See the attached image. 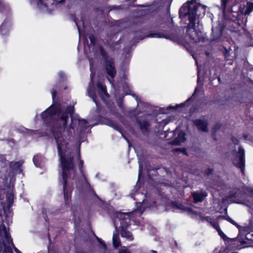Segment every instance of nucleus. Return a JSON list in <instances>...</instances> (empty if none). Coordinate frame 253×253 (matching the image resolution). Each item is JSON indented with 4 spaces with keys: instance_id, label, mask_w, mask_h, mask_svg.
Wrapping results in <instances>:
<instances>
[{
    "instance_id": "f257e3e1",
    "label": "nucleus",
    "mask_w": 253,
    "mask_h": 253,
    "mask_svg": "<svg viewBox=\"0 0 253 253\" xmlns=\"http://www.w3.org/2000/svg\"><path fill=\"white\" fill-rule=\"evenodd\" d=\"M75 108L73 105L67 106L62 111V105L59 102L53 104L41 113L43 123L50 132L57 145L62 169L61 178L59 180L63 185L64 199L65 205L69 207L71 201L73 188L68 183L71 172L76 169L74 163V157L71 153L66 155L68 142L64 138L61 129H65L67 126L69 115H73Z\"/></svg>"
},
{
    "instance_id": "f03ea898",
    "label": "nucleus",
    "mask_w": 253,
    "mask_h": 253,
    "mask_svg": "<svg viewBox=\"0 0 253 253\" xmlns=\"http://www.w3.org/2000/svg\"><path fill=\"white\" fill-rule=\"evenodd\" d=\"M194 2L188 1L184 3L179 10V17L181 20L187 18L189 22L187 26H185L186 28V34L191 41L197 43L202 41L203 38L200 35L201 32L195 29L197 12L199 6Z\"/></svg>"
},
{
    "instance_id": "7ed1b4c3",
    "label": "nucleus",
    "mask_w": 253,
    "mask_h": 253,
    "mask_svg": "<svg viewBox=\"0 0 253 253\" xmlns=\"http://www.w3.org/2000/svg\"><path fill=\"white\" fill-rule=\"evenodd\" d=\"M253 10V2H247L246 8L244 9L239 7L238 11L232 10L229 12L228 29L230 31L235 32L240 26L243 24L244 19L246 15H249Z\"/></svg>"
},
{
    "instance_id": "20e7f679",
    "label": "nucleus",
    "mask_w": 253,
    "mask_h": 253,
    "mask_svg": "<svg viewBox=\"0 0 253 253\" xmlns=\"http://www.w3.org/2000/svg\"><path fill=\"white\" fill-rule=\"evenodd\" d=\"M180 30L178 28H171L169 30H162L156 32H150L146 37L164 38L181 44L184 42L183 36L179 35Z\"/></svg>"
},
{
    "instance_id": "39448f33",
    "label": "nucleus",
    "mask_w": 253,
    "mask_h": 253,
    "mask_svg": "<svg viewBox=\"0 0 253 253\" xmlns=\"http://www.w3.org/2000/svg\"><path fill=\"white\" fill-rule=\"evenodd\" d=\"M99 54L101 56V60L106 74L113 81L117 75L114 59L109 56L101 45L99 46Z\"/></svg>"
},
{
    "instance_id": "423d86ee",
    "label": "nucleus",
    "mask_w": 253,
    "mask_h": 253,
    "mask_svg": "<svg viewBox=\"0 0 253 253\" xmlns=\"http://www.w3.org/2000/svg\"><path fill=\"white\" fill-rule=\"evenodd\" d=\"M73 116V115H69L71 122L67 128L68 136L72 135L73 132L75 133L76 130H79L80 133H83L88 128V122L86 120L81 119L78 116L74 118Z\"/></svg>"
},
{
    "instance_id": "0eeeda50",
    "label": "nucleus",
    "mask_w": 253,
    "mask_h": 253,
    "mask_svg": "<svg viewBox=\"0 0 253 253\" xmlns=\"http://www.w3.org/2000/svg\"><path fill=\"white\" fill-rule=\"evenodd\" d=\"M236 156L239 159V162L237 163H233V165L236 167L240 169L242 173L244 175L245 169V152L244 149L241 146L238 148V151Z\"/></svg>"
},
{
    "instance_id": "6e6552de",
    "label": "nucleus",
    "mask_w": 253,
    "mask_h": 253,
    "mask_svg": "<svg viewBox=\"0 0 253 253\" xmlns=\"http://www.w3.org/2000/svg\"><path fill=\"white\" fill-rule=\"evenodd\" d=\"M246 193L245 192L240 190L239 188H235L234 191L230 192L227 196V199L234 198L235 200L232 201L234 203L242 204V199L244 197Z\"/></svg>"
},
{
    "instance_id": "1a4fd4ad",
    "label": "nucleus",
    "mask_w": 253,
    "mask_h": 253,
    "mask_svg": "<svg viewBox=\"0 0 253 253\" xmlns=\"http://www.w3.org/2000/svg\"><path fill=\"white\" fill-rule=\"evenodd\" d=\"M97 121L101 125H106L113 127L116 130L121 131V126L112 120L99 115Z\"/></svg>"
},
{
    "instance_id": "9d476101",
    "label": "nucleus",
    "mask_w": 253,
    "mask_h": 253,
    "mask_svg": "<svg viewBox=\"0 0 253 253\" xmlns=\"http://www.w3.org/2000/svg\"><path fill=\"white\" fill-rule=\"evenodd\" d=\"M130 114L133 115L134 117H136V122L138 124L139 128L142 131L143 134H145V133H148L149 131V127L150 126V124L149 121L147 120H145L143 121H141V120L137 117L138 114L136 113L134 110L130 112Z\"/></svg>"
},
{
    "instance_id": "9b49d317",
    "label": "nucleus",
    "mask_w": 253,
    "mask_h": 253,
    "mask_svg": "<svg viewBox=\"0 0 253 253\" xmlns=\"http://www.w3.org/2000/svg\"><path fill=\"white\" fill-rule=\"evenodd\" d=\"M12 29V23L10 19H5L0 25V34L7 35Z\"/></svg>"
},
{
    "instance_id": "f8f14e48",
    "label": "nucleus",
    "mask_w": 253,
    "mask_h": 253,
    "mask_svg": "<svg viewBox=\"0 0 253 253\" xmlns=\"http://www.w3.org/2000/svg\"><path fill=\"white\" fill-rule=\"evenodd\" d=\"M23 164L22 161H19L17 162H9V167L10 170L13 173H21L22 172L21 167Z\"/></svg>"
},
{
    "instance_id": "ddd939ff",
    "label": "nucleus",
    "mask_w": 253,
    "mask_h": 253,
    "mask_svg": "<svg viewBox=\"0 0 253 253\" xmlns=\"http://www.w3.org/2000/svg\"><path fill=\"white\" fill-rule=\"evenodd\" d=\"M193 122L194 125L198 127L199 130L205 132H208V123L207 121L201 119H196L194 120Z\"/></svg>"
},
{
    "instance_id": "4468645a",
    "label": "nucleus",
    "mask_w": 253,
    "mask_h": 253,
    "mask_svg": "<svg viewBox=\"0 0 253 253\" xmlns=\"http://www.w3.org/2000/svg\"><path fill=\"white\" fill-rule=\"evenodd\" d=\"M185 132L181 130L179 131L177 136L170 142L171 145H179L181 143L184 142L186 140Z\"/></svg>"
},
{
    "instance_id": "2eb2a0df",
    "label": "nucleus",
    "mask_w": 253,
    "mask_h": 253,
    "mask_svg": "<svg viewBox=\"0 0 253 253\" xmlns=\"http://www.w3.org/2000/svg\"><path fill=\"white\" fill-rule=\"evenodd\" d=\"M191 195L193 199V202L195 204L202 202L207 196L205 192H193Z\"/></svg>"
},
{
    "instance_id": "dca6fc26",
    "label": "nucleus",
    "mask_w": 253,
    "mask_h": 253,
    "mask_svg": "<svg viewBox=\"0 0 253 253\" xmlns=\"http://www.w3.org/2000/svg\"><path fill=\"white\" fill-rule=\"evenodd\" d=\"M222 29L220 27H215L212 28V41L217 42L218 41L222 35Z\"/></svg>"
},
{
    "instance_id": "f3484780",
    "label": "nucleus",
    "mask_w": 253,
    "mask_h": 253,
    "mask_svg": "<svg viewBox=\"0 0 253 253\" xmlns=\"http://www.w3.org/2000/svg\"><path fill=\"white\" fill-rule=\"evenodd\" d=\"M171 206L172 207L176 209L181 210V211H186L188 212H192V209L190 207H185L182 204L177 202H171Z\"/></svg>"
},
{
    "instance_id": "a211bd4d",
    "label": "nucleus",
    "mask_w": 253,
    "mask_h": 253,
    "mask_svg": "<svg viewBox=\"0 0 253 253\" xmlns=\"http://www.w3.org/2000/svg\"><path fill=\"white\" fill-rule=\"evenodd\" d=\"M4 234L5 241L8 244L10 243L12 244V240L11 238L10 233L7 231L6 227L4 225L0 226V237L2 235V233Z\"/></svg>"
},
{
    "instance_id": "6ab92c4d",
    "label": "nucleus",
    "mask_w": 253,
    "mask_h": 253,
    "mask_svg": "<svg viewBox=\"0 0 253 253\" xmlns=\"http://www.w3.org/2000/svg\"><path fill=\"white\" fill-rule=\"evenodd\" d=\"M133 214L132 212H117L115 213V216L118 218L120 221H122L126 218V217H131Z\"/></svg>"
},
{
    "instance_id": "aec40b11",
    "label": "nucleus",
    "mask_w": 253,
    "mask_h": 253,
    "mask_svg": "<svg viewBox=\"0 0 253 253\" xmlns=\"http://www.w3.org/2000/svg\"><path fill=\"white\" fill-rule=\"evenodd\" d=\"M222 124L220 123L217 122L215 123L211 129V133L213 139L214 141L216 140V133L218 130H219L222 127Z\"/></svg>"
},
{
    "instance_id": "412c9836",
    "label": "nucleus",
    "mask_w": 253,
    "mask_h": 253,
    "mask_svg": "<svg viewBox=\"0 0 253 253\" xmlns=\"http://www.w3.org/2000/svg\"><path fill=\"white\" fill-rule=\"evenodd\" d=\"M228 1V0H221V6L222 9L223 13L224 14H226L227 16L229 18L228 14H229V11H230V9H232V10H233L232 7L230 8L229 9H227V4ZM228 21H229V19L227 21L228 23Z\"/></svg>"
},
{
    "instance_id": "4be33fe9",
    "label": "nucleus",
    "mask_w": 253,
    "mask_h": 253,
    "mask_svg": "<svg viewBox=\"0 0 253 253\" xmlns=\"http://www.w3.org/2000/svg\"><path fill=\"white\" fill-rule=\"evenodd\" d=\"M97 86L100 89V91L98 92V94L100 97H102L103 95L106 96H109L106 86L103 85L100 83L98 82L97 83Z\"/></svg>"
},
{
    "instance_id": "5701e85b",
    "label": "nucleus",
    "mask_w": 253,
    "mask_h": 253,
    "mask_svg": "<svg viewBox=\"0 0 253 253\" xmlns=\"http://www.w3.org/2000/svg\"><path fill=\"white\" fill-rule=\"evenodd\" d=\"M78 157H79V164H78V167H79V170L80 171L81 174L83 176L84 179V180L87 183H88V182L87 181V178L86 177V176H85V174L84 173V169H83V166H84V162L83 160L81 159V156H80V153H79Z\"/></svg>"
},
{
    "instance_id": "b1692460",
    "label": "nucleus",
    "mask_w": 253,
    "mask_h": 253,
    "mask_svg": "<svg viewBox=\"0 0 253 253\" xmlns=\"http://www.w3.org/2000/svg\"><path fill=\"white\" fill-rule=\"evenodd\" d=\"M121 235L122 237L126 238L130 240L133 239L132 233L128 231L127 228L121 229Z\"/></svg>"
},
{
    "instance_id": "393cba45",
    "label": "nucleus",
    "mask_w": 253,
    "mask_h": 253,
    "mask_svg": "<svg viewBox=\"0 0 253 253\" xmlns=\"http://www.w3.org/2000/svg\"><path fill=\"white\" fill-rule=\"evenodd\" d=\"M191 98H192L191 97H189L184 102L181 103L179 104H176L174 106L170 105L169 107H168V109H178V108L183 107L186 105H189L188 103L191 100Z\"/></svg>"
},
{
    "instance_id": "a878e982",
    "label": "nucleus",
    "mask_w": 253,
    "mask_h": 253,
    "mask_svg": "<svg viewBox=\"0 0 253 253\" xmlns=\"http://www.w3.org/2000/svg\"><path fill=\"white\" fill-rule=\"evenodd\" d=\"M130 218L131 217H126V218L120 221L121 229L127 228L130 225Z\"/></svg>"
},
{
    "instance_id": "bb28decb",
    "label": "nucleus",
    "mask_w": 253,
    "mask_h": 253,
    "mask_svg": "<svg viewBox=\"0 0 253 253\" xmlns=\"http://www.w3.org/2000/svg\"><path fill=\"white\" fill-rule=\"evenodd\" d=\"M113 245L115 248H118L121 246L119 235L116 234H114L113 236Z\"/></svg>"
},
{
    "instance_id": "cd10ccee",
    "label": "nucleus",
    "mask_w": 253,
    "mask_h": 253,
    "mask_svg": "<svg viewBox=\"0 0 253 253\" xmlns=\"http://www.w3.org/2000/svg\"><path fill=\"white\" fill-rule=\"evenodd\" d=\"M0 246L2 247V249L3 248V253H13L11 247L8 246L3 241L0 242Z\"/></svg>"
},
{
    "instance_id": "c85d7f7f",
    "label": "nucleus",
    "mask_w": 253,
    "mask_h": 253,
    "mask_svg": "<svg viewBox=\"0 0 253 253\" xmlns=\"http://www.w3.org/2000/svg\"><path fill=\"white\" fill-rule=\"evenodd\" d=\"M9 162L6 160L4 155H0V168H5L7 167Z\"/></svg>"
},
{
    "instance_id": "c756f323",
    "label": "nucleus",
    "mask_w": 253,
    "mask_h": 253,
    "mask_svg": "<svg viewBox=\"0 0 253 253\" xmlns=\"http://www.w3.org/2000/svg\"><path fill=\"white\" fill-rule=\"evenodd\" d=\"M14 195L12 193H9L6 196L7 205L8 207H12L14 202Z\"/></svg>"
},
{
    "instance_id": "7c9ffc66",
    "label": "nucleus",
    "mask_w": 253,
    "mask_h": 253,
    "mask_svg": "<svg viewBox=\"0 0 253 253\" xmlns=\"http://www.w3.org/2000/svg\"><path fill=\"white\" fill-rule=\"evenodd\" d=\"M11 207H8V205H7L6 207H3V212L6 217H8L9 216H12V214H13Z\"/></svg>"
},
{
    "instance_id": "2f4dec72",
    "label": "nucleus",
    "mask_w": 253,
    "mask_h": 253,
    "mask_svg": "<svg viewBox=\"0 0 253 253\" xmlns=\"http://www.w3.org/2000/svg\"><path fill=\"white\" fill-rule=\"evenodd\" d=\"M41 156L39 155H35L33 158V162L37 167H40L41 165Z\"/></svg>"
},
{
    "instance_id": "473e14b6",
    "label": "nucleus",
    "mask_w": 253,
    "mask_h": 253,
    "mask_svg": "<svg viewBox=\"0 0 253 253\" xmlns=\"http://www.w3.org/2000/svg\"><path fill=\"white\" fill-rule=\"evenodd\" d=\"M225 219L228 221V222H229L230 223H231L232 224L234 225V226H235L237 228H238L239 229H240L241 228V226L240 225H239L236 222H235L234 220H233L230 217H229V216H226V217H225Z\"/></svg>"
},
{
    "instance_id": "72a5a7b5",
    "label": "nucleus",
    "mask_w": 253,
    "mask_h": 253,
    "mask_svg": "<svg viewBox=\"0 0 253 253\" xmlns=\"http://www.w3.org/2000/svg\"><path fill=\"white\" fill-rule=\"evenodd\" d=\"M174 152H180L186 156H188L187 150L185 148H176L173 149Z\"/></svg>"
},
{
    "instance_id": "f704fd0d",
    "label": "nucleus",
    "mask_w": 253,
    "mask_h": 253,
    "mask_svg": "<svg viewBox=\"0 0 253 253\" xmlns=\"http://www.w3.org/2000/svg\"><path fill=\"white\" fill-rule=\"evenodd\" d=\"M158 169H147V173L148 176L151 178V176L152 175L153 176L157 175L158 174L157 172Z\"/></svg>"
},
{
    "instance_id": "c9c22d12",
    "label": "nucleus",
    "mask_w": 253,
    "mask_h": 253,
    "mask_svg": "<svg viewBox=\"0 0 253 253\" xmlns=\"http://www.w3.org/2000/svg\"><path fill=\"white\" fill-rule=\"evenodd\" d=\"M96 238L98 242L101 246V248L104 250H106L107 247L105 243L101 239L98 238L97 236H96Z\"/></svg>"
},
{
    "instance_id": "e433bc0d",
    "label": "nucleus",
    "mask_w": 253,
    "mask_h": 253,
    "mask_svg": "<svg viewBox=\"0 0 253 253\" xmlns=\"http://www.w3.org/2000/svg\"><path fill=\"white\" fill-rule=\"evenodd\" d=\"M217 232H218V234L220 236V237L224 241H227L229 239V238L222 231L221 229Z\"/></svg>"
},
{
    "instance_id": "4c0bfd02",
    "label": "nucleus",
    "mask_w": 253,
    "mask_h": 253,
    "mask_svg": "<svg viewBox=\"0 0 253 253\" xmlns=\"http://www.w3.org/2000/svg\"><path fill=\"white\" fill-rule=\"evenodd\" d=\"M223 54L225 58L228 57L230 56V51L231 50L230 48L227 49L225 47H223Z\"/></svg>"
},
{
    "instance_id": "58836bf2",
    "label": "nucleus",
    "mask_w": 253,
    "mask_h": 253,
    "mask_svg": "<svg viewBox=\"0 0 253 253\" xmlns=\"http://www.w3.org/2000/svg\"><path fill=\"white\" fill-rule=\"evenodd\" d=\"M89 39L90 40V43L93 45H95L96 42L95 37L93 35H90L89 36Z\"/></svg>"
},
{
    "instance_id": "ea45409f",
    "label": "nucleus",
    "mask_w": 253,
    "mask_h": 253,
    "mask_svg": "<svg viewBox=\"0 0 253 253\" xmlns=\"http://www.w3.org/2000/svg\"><path fill=\"white\" fill-rule=\"evenodd\" d=\"M213 171V169L212 168H208L204 171V174L207 176H209L211 174Z\"/></svg>"
},
{
    "instance_id": "a19ab883",
    "label": "nucleus",
    "mask_w": 253,
    "mask_h": 253,
    "mask_svg": "<svg viewBox=\"0 0 253 253\" xmlns=\"http://www.w3.org/2000/svg\"><path fill=\"white\" fill-rule=\"evenodd\" d=\"M218 102H219V100H210L206 102L205 105H212L213 104H216Z\"/></svg>"
},
{
    "instance_id": "79ce46f5",
    "label": "nucleus",
    "mask_w": 253,
    "mask_h": 253,
    "mask_svg": "<svg viewBox=\"0 0 253 253\" xmlns=\"http://www.w3.org/2000/svg\"><path fill=\"white\" fill-rule=\"evenodd\" d=\"M5 9V5L2 0H0V12H3Z\"/></svg>"
},
{
    "instance_id": "37998d69",
    "label": "nucleus",
    "mask_w": 253,
    "mask_h": 253,
    "mask_svg": "<svg viewBox=\"0 0 253 253\" xmlns=\"http://www.w3.org/2000/svg\"><path fill=\"white\" fill-rule=\"evenodd\" d=\"M122 5H113L110 6V10H120L122 8Z\"/></svg>"
},
{
    "instance_id": "c03bdc74",
    "label": "nucleus",
    "mask_w": 253,
    "mask_h": 253,
    "mask_svg": "<svg viewBox=\"0 0 253 253\" xmlns=\"http://www.w3.org/2000/svg\"><path fill=\"white\" fill-rule=\"evenodd\" d=\"M57 91L56 90H55V89H52L51 90V94H52V100H53V102H55V97H56V96L57 95Z\"/></svg>"
},
{
    "instance_id": "a18cd8bd",
    "label": "nucleus",
    "mask_w": 253,
    "mask_h": 253,
    "mask_svg": "<svg viewBox=\"0 0 253 253\" xmlns=\"http://www.w3.org/2000/svg\"><path fill=\"white\" fill-rule=\"evenodd\" d=\"M58 75L61 80H64V78H65V75L63 72L60 71L58 73Z\"/></svg>"
},
{
    "instance_id": "49530a36",
    "label": "nucleus",
    "mask_w": 253,
    "mask_h": 253,
    "mask_svg": "<svg viewBox=\"0 0 253 253\" xmlns=\"http://www.w3.org/2000/svg\"><path fill=\"white\" fill-rule=\"evenodd\" d=\"M72 18H73V19L74 20V21L75 22V23H76L77 26L78 27V28L79 29V27L78 25V19L76 17V16L75 14H72Z\"/></svg>"
},
{
    "instance_id": "de8ad7c7",
    "label": "nucleus",
    "mask_w": 253,
    "mask_h": 253,
    "mask_svg": "<svg viewBox=\"0 0 253 253\" xmlns=\"http://www.w3.org/2000/svg\"><path fill=\"white\" fill-rule=\"evenodd\" d=\"M213 228L217 231H219V230H220V228L218 225V224L217 223H214V224H213Z\"/></svg>"
},
{
    "instance_id": "09e8293b",
    "label": "nucleus",
    "mask_w": 253,
    "mask_h": 253,
    "mask_svg": "<svg viewBox=\"0 0 253 253\" xmlns=\"http://www.w3.org/2000/svg\"><path fill=\"white\" fill-rule=\"evenodd\" d=\"M12 246H13L14 250L16 253H22L16 247H15L13 242H12Z\"/></svg>"
},
{
    "instance_id": "8fccbe9b",
    "label": "nucleus",
    "mask_w": 253,
    "mask_h": 253,
    "mask_svg": "<svg viewBox=\"0 0 253 253\" xmlns=\"http://www.w3.org/2000/svg\"><path fill=\"white\" fill-rule=\"evenodd\" d=\"M119 253H131L127 249H121L119 251Z\"/></svg>"
},
{
    "instance_id": "3c124183",
    "label": "nucleus",
    "mask_w": 253,
    "mask_h": 253,
    "mask_svg": "<svg viewBox=\"0 0 253 253\" xmlns=\"http://www.w3.org/2000/svg\"><path fill=\"white\" fill-rule=\"evenodd\" d=\"M38 4L42 5L43 2V0H37Z\"/></svg>"
},
{
    "instance_id": "603ef678",
    "label": "nucleus",
    "mask_w": 253,
    "mask_h": 253,
    "mask_svg": "<svg viewBox=\"0 0 253 253\" xmlns=\"http://www.w3.org/2000/svg\"><path fill=\"white\" fill-rule=\"evenodd\" d=\"M96 95H94L93 96H92V99H93V101L95 102L96 104L97 105V102L96 100Z\"/></svg>"
},
{
    "instance_id": "864d4df0",
    "label": "nucleus",
    "mask_w": 253,
    "mask_h": 253,
    "mask_svg": "<svg viewBox=\"0 0 253 253\" xmlns=\"http://www.w3.org/2000/svg\"><path fill=\"white\" fill-rule=\"evenodd\" d=\"M142 171V167L141 165L139 166V174L140 175Z\"/></svg>"
},
{
    "instance_id": "5fc2aeb1",
    "label": "nucleus",
    "mask_w": 253,
    "mask_h": 253,
    "mask_svg": "<svg viewBox=\"0 0 253 253\" xmlns=\"http://www.w3.org/2000/svg\"><path fill=\"white\" fill-rule=\"evenodd\" d=\"M217 80H218V82H219V83H220V82H221V78H220V76H217Z\"/></svg>"
},
{
    "instance_id": "6e6d98bb",
    "label": "nucleus",
    "mask_w": 253,
    "mask_h": 253,
    "mask_svg": "<svg viewBox=\"0 0 253 253\" xmlns=\"http://www.w3.org/2000/svg\"><path fill=\"white\" fill-rule=\"evenodd\" d=\"M160 112L162 114H165L166 113V112H164V109H162L160 110Z\"/></svg>"
},
{
    "instance_id": "4d7b16f0",
    "label": "nucleus",
    "mask_w": 253,
    "mask_h": 253,
    "mask_svg": "<svg viewBox=\"0 0 253 253\" xmlns=\"http://www.w3.org/2000/svg\"><path fill=\"white\" fill-rule=\"evenodd\" d=\"M248 134H244L243 135V137H244L245 139H247V137H248Z\"/></svg>"
},
{
    "instance_id": "13d9d810",
    "label": "nucleus",
    "mask_w": 253,
    "mask_h": 253,
    "mask_svg": "<svg viewBox=\"0 0 253 253\" xmlns=\"http://www.w3.org/2000/svg\"><path fill=\"white\" fill-rule=\"evenodd\" d=\"M232 140H233V142H234L235 144H236V143L238 142V140H237V139H235V140H236V142H235L234 141V140H233V139Z\"/></svg>"
},
{
    "instance_id": "bf43d9fd",
    "label": "nucleus",
    "mask_w": 253,
    "mask_h": 253,
    "mask_svg": "<svg viewBox=\"0 0 253 253\" xmlns=\"http://www.w3.org/2000/svg\"><path fill=\"white\" fill-rule=\"evenodd\" d=\"M197 91V87H196L195 89V92Z\"/></svg>"
},
{
    "instance_id": "052dcab7",
    "label": "nucleus",
    "mask_w": 253,
    "mask_h": 253,
    "mask_svg": "<svg viewBox=\"0 0 253 253\" xmlns=\"http://www.w3.org/2000/svg\"><path fill=\"white\" fill-rule=\"evenodd\" d=\"M214 79H215V78H213L212 79H211H211H210V80H211V81H213V80H214Z\"/></svg>"
},
{
    "instance_id": "680f3d73",
    "label": "nucleus",
    "mask_w": 253,
    "mask_h": 253,
    "mask_svg": "<svg viewBox=\"0 0 253 253\" xmlns=\"http://www.w3.org/2000/svg\"><path fill=\"white\" fill-rule=\"evenodd\" d=\"M48 253H51L50 252V250H49V248H48Z\"/></svg>"
},
{
    "instance_id": "e2e57ef3",
    "label": "nucleus",
    "mask_w": 253,
    "mask_h": 253,
    "mask_svg": "<svg viewBox=\"0 0 253 253\" xmlns=\"http://www.w3.org/2000/svg\"><path fill=\"white\" fill-rule=\"evenodd\" d=\"M119 107H121V103H119Z\"/></svg>"
},
{
    "instance_id": "0e129e2a",
    "label": "nucleus",
    "mask_w": 253,
    "mask_h": 253,
    "mask_svg": "<svg viewBox=\"0 0 253 253\" xmlns=\"http://www.w3.org/2000/svg\"><path fill=\"white\" fill-rule=\"evenodd\" d=\"M143 38H144L141 37V38H140V39H141V40H142V39H143Z\"/></svg>"
}]
</instances>
